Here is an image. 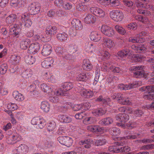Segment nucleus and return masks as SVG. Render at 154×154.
I'll return each instance as SVG.
<instances>
[{"instance_id":"34","label":"nucleus","mask_w":154,"mask_h":154,"mask_svg":"<svg viewBox=\"0 0 154 154\" xmlns=\"http://www.w3.org/2000/svg\"><path fill=\"white\" fill-rule=\"evenodd\" d=\"M105 130L106 132L109 131L111 134L114 136L119 135L121 133L120 129L118 128L115 127L111 128L110 130L109 128H107Z\"/></svg>"},{"instance_id":"16","label":"nucleus","mask_w":154,"mask_h":154,"mask_svg":"<svg viewBox=\"0 0 154 154\" xmlns=\"http://www.w3.org/2000/svg\"><path fill=\"white\" fill-rule=\"evenodd\" d=\"M79 85L77 88L78 90V92H79L82 96L86 98H90L93 96L94 94L92 91L85 89L82 87H80L81 85L80 84Z\"/></svg>"},{"instance_id":"48","label":"nucleus","mask_w":154,"mask_h":154,"mask_svg":"<svg viewBox=\"0 0 154 154\" xmlns=\"http://www.w3.org/2000/svg\"><path fill=\"white\" fill-rule=\"evenodd\" d=\"M55 51L57 54L60 57H61L65 54V50L62 47H57L55 48Z\"/></svg>"},{"instance_id":"58","label":"nucleus","mask_w":154,"mask_h":154,"mask_svg":"<svg viewBox=\"0 0 154 154\" xmlns=\"http://www.w3.org/2000/svg\"><path fill=\"white\" fill-rule=\"evenodd\" d=\"M106 140L105 139L97 140L94 141V144L96 146H99L103 145L105 144Z\"/></svg>"},{"instance_id":"18","label":"nucleus","mask_w":154,"mask_h":154,"mask_svg":"<svg viewBox=\"0 0 154 154\" xmlns=\"http://www.w3.org/2000/svg\"><path fill=\"white\" fill-rule=\"evenodd\" d=\"M73 84L71 82H64L61 85V87L62 88V90H61V89H57L56 90L60 89L62 93V94L61 95H63L64 94L63 92L70 90L73 88Z\"/></svg>"},{"instance_id":"6","label":"nucleus","mask_w":154,"mask_h":154,"mask_svg":"<svg viewBox=\"0 0 154 154\" xmlns=\"http://www.w3.org/2000/svg\"><path fill=\"white\" fill-rule=\"evenodd\" d=\"M144 66H134L131 67L130 69L131 70L134 71V76L136 78L140 77L141 76H143L144 78L147 77L146 73H145L144 70L143 69Z\"/></svg>"},{"instance_id":"35","label":"nucleus","mask_w":154,"mask_h":154,"mask_svg":"<svg viewBox=\"0 0 154 154\" xmlns=\"http://www.w3.org/2000/svg\"><path fill=\"white\" fill-rule=\"evenodd\" d=\"M58 31L57 28L55 26H49L47 27L46 31V33L52 35H54Z\"/></svg>"},{"instance_id":"49","label":"nucleus","mask_w":154,"mask_h":154,"mask_svg":"<svg viewBox=\"0 0 154 154\" xmlns=\"http://www.w3.org/2000/svg\"><path fill=\"white\" fill-rule=\"evenodd\" d=\"M32 75V72H31L29 70H27L23 71L21 75L22 77L24 79L29 80Z\"/></svg>"},{"instance_id":"14","label":"nucleus","mask_w":154,"mask_h":154,"mask_svg":"<svg viewBox=\"0 0 154 154\" xmlns=\"http://www.w3.org/2000/svg\"><path fill=\"white\" fill-rule=\"evenodd\" d=\"M101 31L103 34L108 37H112L115 34L114 30L112 28L105 25L102 26Z\"/></svg>"},{"instance_id":"60","label":"nucleus","mask_w":154,"mask_h":154,"mask_svg":"<svg viewBox=\"0 0 154 154\" xmlns=\"http://www.w3.org/2000/svg\"><path fill=\"white\" fill-rule=\"evenodd\" d=\"M73 142L72 138L67 137L64 145L67 147H69L72 145Z\"/></svg>"},{"instance_id":"52","label":"nucleus","mask_w":154,"mask_h":154,"mask_svg":"<svg viewBox=\"0 0 154 154\" xmlns=\"http://www.w3.org/2000/svg\"><path fill=\"white\" fill-rule=\"evenodd\" d=\"M135 19L143 23H147L148 22V18L146 17H143L140 15H138L135 17Z\"/></svg>"},{"instance_id":"8","label":"nucleus","mask_w":154,"mask_h":154,"mask_svg":"<svg viewBox=\"0 0 154 154\" xmlns=\"http://www.w3.org/2000/svg\"><path fill=\"white\" fill-rule=\"evenodd\" d=\"M21 136L19 134L14 133L7 137L6 142L8 144H13L21 140Z\"/></svg>"},{"instance_id":"51","label":"nucleus","mask_w":154,"mask_h":154,"mask_svg":"<svg viewBox=\"0 0 154 154\" xmlns=\"http://www.w3.org/2000/svg\"><path fill=\"white\" fill-rule=\"evenodd\" d=\"M68 104L70 106H71L74 111H78L80 110H82V105L81 104H72L70 103H68Z\"/></svg>"},{"instance_id":"41","label":"nucleus","mask_w":154,"mask_h":154,"mask_svg":"<svg viewBox=\"0 0 154 154\" xmlns=\"http://www.w3.org/2000/svg\"><path fill=\"white\" fill-rule=\"evenodd\" d=\"M97 101H101L103 103L109 105V106H112V102L109 98H105L103 99L102 96H100L97 99Z\"/></svg>"},{"instance_id":"23","label":"nucleus","mask_w":154,"mask_h":154,"mask_svg":"<svg viewBox=\"0 0 154 154\" xmlns=\"http://www.w3.org/2000/svg\"><path fill=\"white\" fill-rule=\"evenodd\" d=\"M142 82L140 81H136L132 83L125 85V90H128L141 85Z\"/></svg>"},{"instance_id":"9","label":"nucleus","mask_w":154,"mask_h":154,"mask_svg":"<svg viewBox=\"0 0 154 154\" xmlns=\"http://www.w3.org/2000/svg\"><path fill=\"white\" fill-rule=\"evenodd\" d=\"M109 14L110 17L116 22L121 21L123 18V13L119 10L112 11Z\"/></svg>"},{"instance_id":"37","label":"nucleus","mask_w":154,"mask_h":154,"mask_svg":"<svg viewBox=\"0 0 154 154\" xmlns=\"http://www.w3.org/2000/svg\"><path fill=\"white\" fill-rule=\"evenodd\" d=\"M112 119L109 117L103 118L100 121L99 124L103 125H107L111 124L113 122Z\"/></svg>"},{"instance_id":"56","label":"nucleus","mask_w":154,"mask_h":154,"mask_svg":"<svg viewBox=\"0 0 154 154\" xmlns=\"http://www.w3.org/2000/svg\"><path fill=\"white\" fill-rule=\"evenodd\" d=\"M8 109L9 110L13 111L18 109V106L17 105L14 103H9L7 106Z\"/></svg>"},{"instance_id":"54","label":"nucleus","mask_w":154,"mask_h":154,"mask_svg":"<svg viewBox=\"0 0 154 154\" xmlns=\"http://www.w3.org/2000/svg\"><path fill=\"white\" fill-rule=\"evenodd\" d=\"M154 149V145L152 144H148L142 146L140 147L142 150H149Z\"/></svg>"},{"instance_id":"45","label":"nucleus","mask_w":154,"mask_h":154,"mask_svg":"<svg viewBox=\"0 0 154 154\" xmlns=\"http://www.w3.org/2000/svg\"><path fill=\"white\" fill-rule=\"evenodd\" d=\"M56 127V123L54 121H52L49 123L47 127V130L49 132H51L53 133V131L55 129Z\"/></svg>"},{"instance_id":"17","label":"nucleus","mask_w":154,"mask_h":154,"mask_svg":"<svg viewBox=\"0 0 154 154\" xmlns=\"http://www.w3.org/2000/svg\"><path fill=\"white\" fill-rule=\"evenodd\" d=\"M144 32L140 33L139 34L135 35L134 37H131L128 38V41L132 43H142L144 42L142 36L144 35Z\"/></svg>"},{"instance_id":"63","label":"nucleus","mask_w":154,"mask_h":154,"mask_svg":"<svg viewBox=\"0 0 154 154\" xmlns=\"http://www.w3.org/2000/svg\"><path fill=\"white\" fill-rule=\"evenodd\" d=\"M126 27L130 29L135 30L137 28V24L135 23H132L127 25Z\"/></svg>"},{"instance_id":"27","label":"nucleus","mask_w":154,"mask_h":154,"mask_svg":"<svg viewBox=\"0 0 154 154\" xmlns=\"http://www.w3.org/2000/svg\"><path fill=\"white\" fill-rule=\"evenodd\" d=\"M131 48L132 49L134 50L136 52L138 53L143 52L146 49L145 46L141 44L137 45H132Z\"/></svg>"},{"instance_id":"13","label":"nucleus","mask_w":154,"mask_h":154,"mask_svg":"<svg viewBox=\"0 0 154 154\" xmlns=\"http://www.w3.org/2000/svg\"><path fill=\"white\" fill-rule=\"evenodd\" d=\"M88 131L97 134H102L105 132L104 128L101 127L98 125H91L87 127Z\"/></svg>"},{"instance_id":"4","label":"nucleus","mask_w":154,"mask_h":154,"mask_svg":"<svg viewBox=\"0 0 154 154\" xmlns=\"http://www.w3.org/2000/svg\"><path fill=\"white\" fill-rule=\"evenodd\" d=\"M42 90L48 94L49 95L56 94L57 95H61L62 94L61 91L60 90H56L54 86H51L50 88L46 84L43 83L41 85Z\"/></svg>"},{"instance_id":"7","label":"nucleus","mask_w":154,"mask_h":154,"mask_svg":"<svg viewBox=\"0 0 154 154\" xmlns=\"http://www.w3.org/2000/svg\"><path fill=\"white\" fill-rule=\"evenodd\" d=\"M112 99L117 100L119 103L122 105H130L131 103L128 98L124 96L123 94L120 93H115L112 95Z\"/></svg>"},{"instance_id":"38","label":"nucleus","mask_w":154,"mask_h":154,"mask_svg":"<svg viewBox=\"0 0 154 154\" xmlns=\"http://www.w3.org/2000/svg\"><path fill=\"white\" fill-rule=\"evenodd\" d=\"M13 95L15 99L18 101H22L25 98L24 96L17 91L14 92Z\"/></svg>"},{"instance_id":"46","label":"nucleus","mask_w":154,"mask_h":154,"mask_svg":"<svg viewBox=\"0 0 154 154\" xmlns=\"http://www.w3.org/2000/svg\"><path fill=\"white\" fill-rule=\"evenodd\" d=\"M7 88L5 87L4 85L0 82V94L2 95H5L8 94Z\"/></svg>"},{"instance_id":"42","label":"nucleus","mask_w":154,"mask_h":154,"mask_svg":"<svg viewBox=\"0 0 154 154\" xmlns=\"http://www.w3.org/2000/svg\"><path fill=\"white\" fill-rule=\"evenodd\" d=\"M57 39L61 41H65L68 38V35L64 32L59 33L57 35Z\"/></svg>"},{"instance_id":"26","label":"nucleus","mask_w":154,"mask_h":154,"mask_svg":"<svg viewBox=\"0 0 154 154\" xmlns=\"http://www.w3.org/2000/svg\"><path fill=\"white\" fill-rule=\"evenodd\" d=\"M91 40L94 42H97L101 38V35L99 32L96 31L91 32L90 35Z\"/></svg>"},{"instance_id":"2","label":"nucleus","mask_w":154,"mask_h":154,"mask_svg":"<svg viewBox=\"0 0 154 154\" xmlns=\"http://www.w3.org/2000/svg\"><path fill=\"white\" fill-rule=\"evenodd\" d=\"M125 141L121 140L115 142L112 146H110L109 148V151L112 152L118 153L120 152H128L130 150V148L128 146L121 147L125 144Z\"/></svg>"},{"instance_id":"39","label":"nucleus","mask_w":154,"mask_h":154,"mask_svg":"<svg viewBox=\"0 0 154 154\" xmlns=\"http://www.w3.org/2000/svg\"><path fill=\"white\" fill-rule=\"evenodd\" d=\"M103 42V44L109 48H112L114 45V43L112 40L108 38H104Z\"/></svg>"},{"instance_id":"64","label":"nucleus","mask_w":154,"mask_h":154,"mask_svg":"<svg viewBox=\"0 0 154 154\" xmlns=\"http://www.w3.org/2000/svg\"><path fill=\"white\" fill-rule=\"evenodd\" d=\"M82 105V110H87L89 109L91 106V105L90 103L88 102H86L84 103Z\"/></svg>"},{"instance_id":"5","label":"nucleus","mask_w":154,"mask_h":154,"mask_svg":"<svg viewBox=\"0 0 154 154\" xmlns=\"http://www.w3.org/2000/svg\"><path fill=\"white\" fill-rule=\"evenodd\" d=\"M140 91H145L146 94L144 96L145 99H154V94H152L154 92V86H148L141 87L139 89Z\"/></svg>"},{"instance_id":"43","label":"nucleus","mask_w":154,"mask_h":154,"mask_svg":"<svg viewBox=\"0 0 154 154\" xmlns=\"http://www.w3.org/2000/svg\"><path fill=\"white\" fill-rule=\"evenodd\" d=\"M17 16L14 14H11L9 15L6 18L5 21L7 24H10L13 23L14 22Z\"/></svg>"},{"instance_id":"20","label":"nucleus","mask_w":154,"mask_h":154,"mask_svg":"<svg viewBox=\"0 0 154 154\" xmlns=\"http://www.w3.org/2000/svg\"><path fill=\"white\" fill-rule=\"evenodd\" d=\"M40 47V45L38 43L31 44L28 49V52L31 54H35L38 51Z\"/></svg>"},{"instance_id":"36","label":"nucleus","mask_w":154,"mask_h":154,"mask_svg":"<svg viewBox=\"0 0 154 154\" xmlns=\"http://www.w3.org/2000/svg\"><path fill=\"white\" fill-rule=\"evenodd\" d=\"M98 54L99 56V58L103 60L107 59L109 58L110 56L109 53L104 50H100L99 51Z\"/></svg>"},{"instance_id":"10","label":"nucleus","mask_w":154,"mask_h":154,"mask_svg":"<svg viewBox=\"0 0 154 154\" xmlns=\"http://www.w3.org/2000/svg\"><path fill=\"white\" fill-rule=\"evenodd\" d=\"M21 23L20 24V26L23 24L25 27H29L32 24V21L29 18V15L26 13L22 14L21 17Z\"/></svg>"},{"instance_id":"40","label":"nucleus","mask_w":154,"mask_h":154,"mask_svg":"<svg viewBox=\"0 0 154 154\" xmlns=\"http://www.w3.org/2000/svg\"><path fill=\"white\" fill-rule=\"evenodd\" d=\"M96 121L95 118L91 116L86 117L83 120V122L84 124H91L95 123Z\"/></svg>"},{"instance_id":"57","label":"nucleus","mask_w":154,"mask_h":154,"mask_svg":"<svg viewBox=\"0 0 154 154\" xmlns=\"http://www.w3.org/2000/svg\"><path fill=\"white\" fill-rule=\"evenodd\" d=\"M110 69L114 73H121L122 72V69L119 67L111 66L109 67Z\"/></svg>"},{"instance_id":"62","label":"nucleus","mask_w":154,"mask_h":154,"mask_svg":"<svg viewBox=\"0 0 154 154\" xmlns=\"http://www.w3.org/2000/svg\"><path fill=\"white\" fill-rule=\"evenodd\" d=\"M50 96L49 97V100L51 102L54 103H57L58 102L59 99L58 98L54 96H59L60 95H57L56 94L53 95H49Z\"/></svg>"},{"instance_id":"24","label":"nucleus","mask_w":154,"mask_h":154,"mask_svg":"<svg viewBox=\"0 0 154 154\" xmlns=\"http://www.w3.org/2000/svg\"><path fill=\"white\" fill-rule=\"evenodd\" d=\"M106 111L104 108H100L94 109L92 111V113L94 116L99 117L104 115L106 113Z\"/></svg>"},{"instance_id":"1","label":"nucleus","mask_w":154,"mask_h":154,"mask_svg":"<svg viewBox=\"0 0 154 154\" xmlns=\"http://www.w3.org/2000/svg\"><path fill=\"white\" fill-rule=\"evenodd\" d=\"M118 54L121 57H127L129 58H132L135 62L140 61L144 58L141 55L134 54L133 52L127 47L123 49L119 52Z\"/></svg>"},{"instance_id":"15","label":"nucleus","mask_w":154,"mask_h":154,"mask_svg":"<svg viewBox=\"0 0 154 154\" xmlns=\"http://www.w3.org/2000/svg\"><path fill=\"white\" fill-rule=\"evenodd\" d=\"M90 11L97 17H103L105 15V11L102 9L97 7H93L90 8Z\"/></svg>"},{"instance_id":"30","label":"nucleus","mask_w":154,"mask_h":154,"mask_svg":"<svg viewBox=\"0 0 154 154\" xmlns=\"http://www.w3.org/2000/svg\"><path fill=\"white\" fill-rule=\"evenodd\" d=\"M71 24L72 26L75 27L76 30H81L83 28L82 24L81 21L78 19H74L71 22Z\"/></svg>"},{"instance_id":"47","label":"nucleus","mask_w":154,"mask_h":154,"mask_svg":"<svg viewBox=\"0 0 154 154\" xmlns=\"http://www.w3.org/2000/svg\"><path fill=\"white\" fill-rule=\"evenodd\" d=\"M88 49L86 51H88L89 52H94L97 53V54L98 53V51H97L98 47L95 45L91 44L88 47Z\"/></svg>"},{"instance_id":"32","label":"nucleus","mask_w":154,"mask_h":154,"mask_svg":"<svg viewBox=\"0 0 154 154\" xmlns=\"http://www.w3.org/2000/svg\"><path fill=\"white\" fill-rule=\"evenodd\" d=\"M58 119L61 122L63 123H69L72 121L70 117L65 115H60L58 116Z\"/></svg>"},{"instance_id":"29","label":"nucleus","mask_w":154,"mask_h":154,"mask_svg":"<svg viewBox=\"0 0 154 154\" xmlns=\"http://www.w3.org/2000/svg\"><path fill=\"white\" fill-rule=\"evenodd\" d=\"M31 41L28 38L22 39L20 43V47L21 49L23 50L26 49L31 45Z\"/></svg>"},{"instance_id":"33","label":"nucleus","mask_w":154,"mask_h":154,"mask_svg":"<svg viewBox=\"0 0 154 154\" xmlns=\"http://www.w3.org/2000/svg\"><path fill=\"white\" fill-rule=\"evenodd\" d=\"M82 67L84 70L89 71L92 69V65L88 60L85 59L83 60Z\"/></svg>"},{"instance_id":"55","label":"nucleus","mask_w":154,"mask_h":154,"mask_svg":"<svg viewBox=\"0 0 154 154\" xmlns=\"http://www.w3.org/2000/svg\"><path fill=\"white\" fill-rule=\"evenodd\" d=\"M115 29L119 33L124 35L126 32L125 29L119 25H116L115 26Z\"/></svg>"},{"instance_id":"22","label":"nucleus","mask_w":154,"mask_h":154,"mask_svg":"<svg viewBox=\"0 0 154 154\" xmlns=\"http://www.w3.org/2000/svg\"><path fill=\"white\" fill-rule=\"evenodd\" d=\"M54 62V60L52 57H48L42 63V66L45 68H48L51 67V65Z\"/></svg>"},{"instance_id":"59","label":"nucleus","mask_w":154,"mask_h":154,"mask_svg":"<svg viewBox=\"0 0 154 154\" xmlns=\"http://www.w3.org/2000/svg\"><path fill=\"white\" fill-rule=\"evenodd\" d=\"M76 9L80 11H85L88 8L86 5H83L82 4H77L76 6Z\"/></svg>"},{"instance_id":"50","label":"nucleus","mask_w":154,"mask_h":154,"mask_svg":"<svg viewBox=\"0 0 154 154\" xmlns=\"http://www.w3.org/2000/svg\"><path fill=\"white\" fill-rule=\"evenodd\" d=\"M20 58L19 56L15 54L11 56V60L13 64H16L19 63Z\"/></svg>"},{"instance_id":"28","label":"nucleus","mask_w":154,"mask_h":154,"mask_svg":"<svg viewBox=\"0 0 154 154\" xmlns=\"http://www.w3.org/2000/svg\"><path fill=\"white\" fill-rule=\"evenodd\" d=\"M29 150L28 146L26 144H21L17 148L16 150L17 152H18L19 154L26 153Z\"/></svg>"},{"instance_id":"21","label":"nucleus","mask_w":154,"mask_h":154,"mask_svg":"<svg viewBox=\"0 0 154 154\" xmlns=\"http://www.w3.org/2000/svg\"><path fill=\"white\" fill-rule=\"evenodd\" d=\"M52 51L51 45L49 44H46L44 45L43 47L42 53L43 56H46L49 55L51 53Z\"/></svg>"},{"instance_id":"31","label":"nucleus","mask_w":154,"mask_h":154,"mask_svg":"<svg viewBox=\"0 0 154 154\" xmlns=\"http://www.w3.org/2000/svg\"><path fill=\"white\" fill-rule=\"evenodd\" d=\"M40 108L44 112H48L49 111L50 108V104L47 101H42L41 103Z\"/></svg>"},{"instance_id":"3","label":"nucleus","mask_w":154,"mask_h":154,"mask_svg":"<svg viewBox=\"0 0 154 154\" xmlns=\"http://www.w3.org/2000/svg\"><path fill=\"white\" fill-rule=\"evenodd\" d=\"M129 116L125 114L119 113L116 116V119L120 121L121 122L118 124V125L123 128H132L134 127L132 126V124H126V122L129 120Z\"/></svg>"},{"instance_id":"19","label":"nucleus","mask_w":154,"mask_h":154,"mask_svg":"<svg viewBox=\"0 0 154 154\" xmlns=\"http://www.w3.org/2000/svg\"><path fill=\"white\" fill-rule=\"evenodd\" d=\"M96 17L91 14H87L84 19L85 23L88 24L94 23L96 22Z\"/></svg>"},{"instance_id":"25","label":"nucleus","mask_w":154,"mask_h":154,"mask_svg":"<svg viewBox=\"0 0 154 154\" xmlns=\"http://www.w3.org/2000/svg\"><path fill=\"white\" fill-rule=\"evenodd\" d=\"M89 77L88 73H78L76 76V80L79 81H85L88 79Z\"/></svg>"},{"instance_id":"61","label":"nucleus","mask_w":154,"mask_h":154,"mask_svg":"<svg viewBox=\"0 0 154 154\" xmlns=\"http://www.w3.org/2000/svg\"><path fill=\"white\" fill-rule=\"evenodd\" d=\"M109 5L110 4L112 7H116L120 4L119 0H109Z\"/></svg>"},{"instance_id":"53","label":"nucleus","mask_w":154,"mask_h":154,"mask_svg":"<svg viewBox=\"0 0 154 154\" xmlns=\"http://www.w3.org/2000/svg\"><path fill=\"white\" fill-rule=\"evenodd\" d=\"M8 69L7 65L4 63L0 65V73L4 74L6 72Z\"/></svg>"},{"instance_id":"11","label":"nucleus","mask_w":154,"mask_h":154,"mask_svg":"<svg viewBox=\"0 0 154 154\" xmlns=\"http://www.w3.org/2000/svg\"><path fill=\"white\" fill-rule=\"evenodd\" d=\"M41 8L40 4L37 2L31 4L28 7V10L32 14H36L40 11Z\"/></svg>"},{"instance_id":"12","label":"nucleus","mask_w":154,"mask_h":154,"mask_svg":"<svg viewBox=\"0 0 154 154\" xmlns=\"http://www.w3.org/2000/svg\"><path fill=\"white\" fill-rule=\"evenodd\" d=\"M31 123L33 125H37L40 129L43 128L46 125L45 121L42 118L37 117L33 118L31 120Z\"/></svg>"},{"instance_id":"44","label":"nucleus","mask_w":154,"mask_h":154,"mask_svg":"<svg viewBox=\"0 0 154 154\" xmlns=\"http://www.w3.org/2000/svg\"><path fill=\"white\" fill-rule=\"evenodd\" d=\"M35 60L36 59L35 57L31 55L27 56L25 57V62L29 64H32L35 63Z\"/></svg>"}]
</instances>
